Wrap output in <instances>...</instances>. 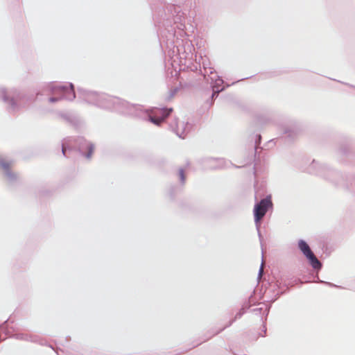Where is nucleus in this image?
Masks as SVG:
<instances>
[{
    "label": "nucleus",
    "mask_w": 355,
    "mask_h": 355,
    "mask_svg": "<svg viewBox=\"0 0 355 355\" xmlns=\"http://www.w3.org/2000/svg\"><path fill=\"white\" fill-rule=\"evenodd\" d=\"M0 166L4 170H8L11 166V164L5 161H1Z\"/></svg>",
    "instance_id": "5"
},
{
    "label": "nucleus",
    "mask_w": 355,
    "mask_h": 355,
    "mask_svg": "<svg viewBox=\"0 0 355 355\" xmlns=\"http://www.w3.org/2000/svg\"><path fill=\"white\" fill-rule=\"evenodd\" d=\"M272 206V202L270 198H264L254 207V220L258 223L266 214L268 209Z\"/></svg>",
    "instance_id": "3"
},
{
    "label": "nucleus",
    "mask_w": 355,
    "mask_h": 355,
    "mask_svg": "<svg viewBox=\"0 0 355 355\" xmlns=\"http://www.w3.org/2000/svg\"><path fill=\"white\" fill-rule=\"evenodd\" d=\"M263 272V266H261V269H260V272L261 273Z\"/></svg>",
    "instance_id": "9"
},
{
    "label": "nucleus",
    "mask_w": 355,
    "mask_h": 355,
    "mask_svg": "<svg viewBox=\"0 0 355 355\" xmlns=\"http://www.w3.org/2000/svg\"><path fill=\"white\" fill-rule=\"evenodd\" d=\"M172 112V109L154 107L150 110L149 119L155 125H160Z\"/></svg>",
    "instance_id": "2"
},
{
    "label": "nucleus",
    "mask_w": 355,
    "mask_h": 355,
    "mask_svg": "<svg viewBox=\"0 0 355 355\" xmlns=\"http://www.w3.org/2000/svg\"><path fill=\"white\" fill-rule=\"evenodd\" d=\"M58 98H51L49 99V101H50L51 102H55V101H58Z\"/></svg>",
    "instance_id": "8"
},
{
    "label": "nucleus",
    "mask_w": 355,
    "mask_h": 355,
    "mask_svg": "<svg viewBox=\"0 0 355 355\" xmlns=\"http://www.w3.org/2000/svg\"><path fill=\"white\" fill-rule=\"evenodd\" d=\"M93 150H94V148H93L92 146H91V147L89 148V153H88L87 155V157L88 158L91 157L92 154V153H93Z\"/></svg>",
    "instance_id": "7"
},
{
    "label": "nucleus",
    "mask_w": 355,
    "mask_h": 355,
    "mask_svg": "<svg viewBox=\"0 0 355 355\" xmlns=\"http://www.w3.org/2000/svg\"><path fill=\"white\" fill-rule=\"evenodd\" d=\"M298 247L304 255L309 259L311 265L315 269H319L321 268V263L315 256L313 252L311 251L309 245L303 240H301L298 243Z\"/></svg>",
    "instance_id": "1"
},
{
    "label": "nucleus",
    "mask_w": 355,
    "mask_h": 355,
    "mask_svg": "<svg viewBox=\"0 0 355 355\" xmlns=\"http://www.w3.org/2000/svg\"><path fill=\"white\" fill-rule=\"evenodd\" d=\"M179 175L181 179V181L184 183L185 182V175L183 169H180L179 171Z\"/></svg>",
    "instance_id": "6"
},
{
    "label": "nucleus",
    "mask_w": 355,
    "mask_h": 355,
    "mask_svg": "<svg viewBox=\"0 0 355 355\" xmlns=\"http://www.w3.org/2000/svg\"><path fill=\"white\" fill-rule=\"evenodd\" d=\"M53 92L54 94H62V98L72 100L75 98V92L73 85L69 87L57 85L53 87Z\"/></svg>",
    "instance_id": "4"
},
{
    "label": "nucleus",
    "mask_w": 355,
    "mask_h": 355,
    "mask_svg": "<svg viewBox=\"0 0 355 355\" xmlns=\"http://www.w3.org/2000/svg\"><path fill=\"white\" fill-rule=\"evenodd\" d=\"M62 152H63V153H64V148H62Z\"/></svg>",
    "instance_id": "10"
}]
</instances>
